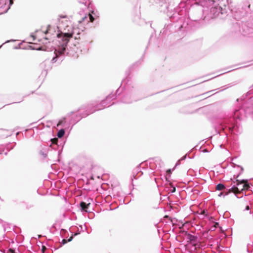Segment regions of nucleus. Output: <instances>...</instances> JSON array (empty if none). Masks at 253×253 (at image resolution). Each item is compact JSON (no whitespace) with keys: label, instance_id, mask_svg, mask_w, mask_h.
Returning a JSON list of instances; mask_svg holds the SVG:
<instances>
[{"label":"nucleus","instance_id":"obj_1","mask_svg":"<svg viewBox=\"0 0 253 253\" xmlns=\"http://www.w3.org/2000/svg\"><path fill=\"white\" fill-rule=\"evenodd\" d=\"M236 183V185H234L231 189H229L228 191L227 192V194L228 193L233 192L237 195L241 193L243 190H248L250 187L247 181L244 180L242 181L237 180Z\"/></svg>","mask_w":253,"mask_h":253},{"label":"nucleus","instance_id":"obj_2","mask_svg":"<svg viewBox=\"0 0 253 253\" xmlns=\"http://www.w3.org/2000/svg\"><path fill=\"white\" fill-rule=\"evenodd\" d=\"M73 33L68 32V33H62L57 34V37L58 38H61V40L64 42L63 44H66L69 41V39L73 37Z\"/></svg>","mask_w":253,"mask_h":253},{"label":"nucleus","instance_id":"obj_3","mask_svg":"<svg viewBox=\"0 0 253 253\" xmlns=\"http://www.w3.org/2000/svg\"><path fill=\"white\" fill-rule=\"evenodd\" d=\"M187 239L188 241L190 242L191 243H193L196 241L197 238L192 235L188 234L187 235Z\"/></svg>","mask_w":253,"mask_h":253},{"label":"nucleus","instance_id":"obj_4","mask_svg":"<svg viewBox=\"0 0 253 253\" xmlns=\"http://www.w3.org/2000/svg\"><path fill=\"white\" fill-rule=\"evenodd\" d=\"M90 203H88V204H86L84 202H82L80 203L81 207L82 208V209L84 211H86V210L88 209V206H89Z\"/></svg>","mask_w":253,"mask_h":253},{"label":"nucleus","instance_id":"obj_5","mask_svg":"<svg viewBox=\"0 0 253 253\" xmlns=\"http://www.w3.org/2000/svg\"><path fill=\"white\" fill-rule=\"evenodd\" d=\"M65 134V131L63 129H60L58 133H57V136L59 138H61L63 136V135H64Z\"/></svg>","mask_w":253,"mask_h":253},{"label":"nucleus","instance_id":"obj_6","mask_svg":"<svg viewBox=\"0 0 253 253\" xmlns=\"http://www.w3.org/2000/svg\"><path fill=\"white\" fill-rule=\"evenodd\" d=\"M225 188V186L223 184L219 183L216 185V189L217 190H222Z\"/></svg>","mask_w":253,"mask_h":253},{"label":"nucleus","instance_id":"obj_7","mask_svg":"<svg viewBox=\"0 0 253 253\" xmlns=\"http://www.w3.org/2000/svg\"><path fill=\"white\" fill-rule=\"evenodd\" d=\"M73 238V236H72L71 237H70V238L68 240V241L66 240V239H63L62 240V244H66L67 243V242L71 241L72 240Z\"/></svg>","mask_w":253,"mask_h":253},{"label":"nucleus","instance_id":"obj_8","mask_svg":"<svg viewBox=\"0 0 253 253\" xmlns=\"http://www.w3.org/2000/svg\"><path fill=\"white\" fill-rule=\"evenodd\" d=\"M51 140L52 141V144H56L58 142V140L57 138H54L52 139Z\"/></svg>","mask_w":253,"mask_h":253},{"label":"nucleus","instance_id":"obj_9","mask_svg":"<svg viewBox=\"0 0 253 253\" xmlns=\"http://www.w3.org/2000/svg\"><path fill=\"white\" fill-rule=\"evenodd\" d=\"M65 119L64 118L63 120H60L59 121V122L58 123V124H57V126H59L60 125H61L63 122H65Z\"/></svg>","mask_w":253,"mask_h":253},{"label":"nucleus","instance_id":"obj_10","mask_svg":"<svg viewBox=\"0 0 253 253\" xmlns=\"http://www.w3.org/2000/svg\"><path fill=\"white\" fill-rule=\"evenodd\" d=\"M88 16H89V17L90 21L91 22H93L94 21V17H93V16H92L91 14H88Z\"/></svg>","mask_w":253,"mask_h":253},{"label":"nucleus","instance_id":"obj_11","mask_svg":"<svg viewBox=\"0 0 253 253\" xmlns=\"http://www.w3.org/2000/svg\"><path fill=\"white\" fill-rule=\"evenodd\" d=\"M46 250V248L45 247V246H42V253H44L45 251Z\"/></svg>","mask_w":253,"mask_h":253},{"label":"nucleus","instance_id":"obj_12","mask_svg":"<svg viewBox=\"0 0 253 253\" xmlns=\"http://www.w3.org/2000/svg\"><path fill=\"white\" fill-rule=\"evenodd\" d=\"M167 174H170L171 173V171L170 169H169L166 171Z\"/></svg>","mask_w":253,"mask_h":253},{"label":"nucleus","instance_id":"obj_13","mask_svg":"<svg viewBox=\"0 0 253 253\" xmlns=\"http://www.w3.org/2000/svg\"><path fill=\"white\" fill-rule=\"evenodd\" d=\"M218 223L217 222H216L215 224H214V228H216L217 226H218Z\"/></svg>","mask_w":253,"mask_h":253},{"label":"nucleus","instance_id":"obj_14","mask_svg":"<svg viewBox=\"0 0 253 253\" xmlns=\"http://www.w3.org/2000/svg\"><path fill=\"white\" fill-rule=\"evenodd\" d=\"M206 211L205 210H203V211H202L201 214H206Z\"/></svg>","mask_w":253,"mask_h":253},{"label":"nucleus","instance_id":"obj_15","mask_svg":"<svg viewBox=\"0 0 253 253\" xmlns=\"http://www.w3.org/2000/svg\"><path fill=\"white\" fill-rule=\"evenodd\" d=\"M57 56L56 55V56L55 57H54L53 58V62H56V60H55V59L57 58Z\"/></svg>","mask_w":253,"mask_h":253},{"label":"nucleus","instance_id":"obj_16","mask_svg":"<svg viewBox=\"0 0 253 253\" xmlns=\"http://www.w3.org/2000/svg\"><path fill=\"white\" fill-rule=\"evenodd\" d=\"M249 209H250V207H249V206H247L246 207V210H249Z\"/></svg>","mask_w":253,"mask_h":253},{"label":"nucleus","instance_id":"obj_17","mask_svg":"<svg viewBox=\"0 0 253 253\" xmlns=\"http://www.w3.org/2000/svg\"><path fill=\"white\" fill-rule=\"evenodd\" d=\"M175 188H173V190H172V192L175 191Z\"/></svg>","mask_w":253,"mask_h":253},{"label":"nucleus","instance_id":"obj_18","mask_svg":"<svg viewBox=\"0 0 253 253\" xmlns=\"http://www.w3.org/2000/svg\"><path fill=\"white\" fill-rule=\"evenodd\" d=\"M62 17H63V18H66V16H62Z\"/></svg>","mask_w":253,"mask_h":253},{"label":"nucleus","instance_id":"obj_19","mask_svg":"<svg viewBox=\"0 0 253 253\" xmlns=\"http://www.w3.org/2000/svg\"><path fill=\"white\" fill-rule=\"evenodd\" d=\"M193 245L195 246L196 244L194 243Z\"/></svg>","mask_w":253,"mask_h":253},{"label":"nucleus","instance_id":"obj_20","mask_svg":"<svg viewBox=\"0 0 253 253\" xmlns=\"http://www.w3.org/2000/svg\"><path fill=\"white\" fill-rule=\"evenodd\" d=\"M41 236H42L41 235H39V237L40 238Z\"/></svg>","mask_w":253,"mask_h":253}]
</instances>
